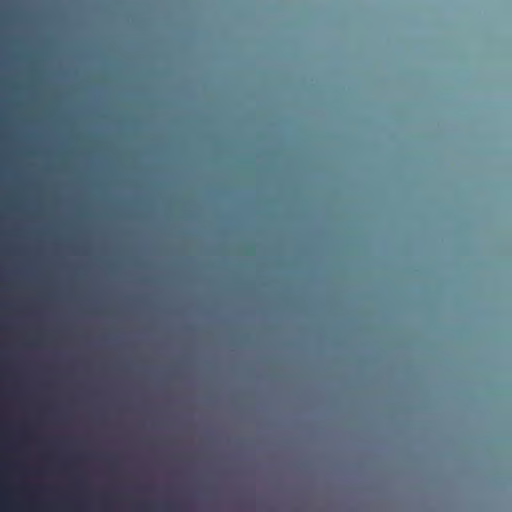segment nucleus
<instances>
[{
  "mask_svg": "<svg viewBox=\"0 0 512 512\" xmlns=\"http://www.w3.org/2000/svg\"><path fill=\"white\" fill-rule=\"evenodd\" d=\"M164 508L168 509V510H177L178 509V507L175 505H166Z\"/></svg>",
  "mask_w": 512,
  "mask_h": 512,
  "instance_id": "f257e3e1",
  "label": "nucleus"
},
{
  "mask_svg": "<svg viewBox=\"0 0 512 512\" xmlns=\"http://www.w3.org/2000/svg\"><path fill=\"white\" fill-rule=\"evenodd\" d=\"M144 509L149 510L150 507L149 506H144Z\"/></svg>",
  "mask_w": 512,
  "mask_h": 512,
  "instance_id": "f03ea898",
  "label": "nucleus"
},
{
  "mask_svg": "<svg viewBox=\"0 0 512 512\" xmlns=\"http://www.w3.org/2000/svg\"><path fill=\"white\" fill-rule=\"evenodd\" d=\"M0 416H1V417H4L5 415H4V414H1Z\"/></svg>",
  "mask_w": 512,
  "mask_h": 512,
  "instance_id": "7ed1b4c3",
  "label": "nucleus"
}]
</instances>
